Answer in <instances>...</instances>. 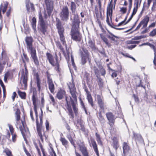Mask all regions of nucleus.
Returning a JSON list of instances; mask_svg holds the SVG:
<instances>
[{"mask_svg":"<svg viewBox=\"0 0 156 156\" xmlns=\"http://www.w3.org/2000/svg\"><path fill=\"white\" fill-rule=\"evenodd\" d=\"M27 44V48L29 52H30L31 57L34 64L37 66L39 65V61L36 55V51L33 47V39L31 37H27L25 39Z\"/></svg>","mask_w":156,"mask_h":156,"instance_id":"nucleus-1","label":"nucleus"},{"mask_svg":"<svg viewBox=\"0 0 156 156\" xmlns=\"http://www.w3.org/2000/svg\"><path fill=\"white\" fill-rule=\"evenodd\" d=\"M69 87L70 89V93L73 99V100L72 98L70 97V102L72 106L74 112V113L76 114L77 112L78 109L76 107V103L75 102H76L77 101V98L75 94L76 88L74 84L73 83L72 84H71L69 86Z\"/></svg>","mask_w":156,"mask_h":156,"instance_id":"nucleus-2","label":"nucleus"},{"mask_svg":"<svg viewBox=\"0 0 156 156\" xmlns=\"http://www.w3.org/2000/svg\"><path fill=\"white\" fill-rule=\"evenodd\" d=\"M56 26L58 30L61 41L62 44L66 47V42L65 40V37L63 35L64 29L62 25V23L59 19L58 18L56 20Z\"/></svg>","mask_w":156,"mask_h":156,"instance_id":"nucleus-3","label":"nucleus"},{"mask_svg":"<svg viewBox=\"0 0 156 156\" xmlns=\"http://www.w3.org/2000/svg\"><path fill=\"white\" fill-rule=\"evenodd\" d=\"M46 56L47 58L49 61L50 63L52 66H55L56 70L58 72L59 71V64L58 62V61L57 58V56L55 53V60H54V59L52 55L49 53H46Z\"/></svg>","mask_w":156,"mask_h":156,"instance_id":"nucleus-4","label":"nucleus"},{"mask_svg":"<svg viewBox=\"0 0 156 156\" xmlns=\"http://www.w3.org/2000/svg\"><path fill=\"white\" fill-rule=\"evenodd\" d=\"M72 26L71 35L72 38L76 41L80 42L82 38L81 34L79 31V28Z\"/></svg>","mask_w":156,"mask_h":156,"instance_id":"nucleus-5","label":"nucleus"},{"mask_svg":"<svg viewBox=\"0 0 156 156\" xmlns=\"http://www.w3.org/2000/svg\"><path fill=\"white\" fill-rule=\"evenodd\" d=\"M69 11L67 6H65L62 9L59 14L61 19L65 21H67L69 19Z\"/></svg>","mask_w":156,"mask_h":156,"instance_id":"nucleus-6","label":"nucleus"},{"mask_svg":"<svg viewBox=\"0 0 156 156\" xmlns=\"http://www.w3.org/2000/svg\"><path fill=\"white\" fill-rule=\"evenodd\" d=\"M28 72L25 65H24V69L21 71V82H22L25 87L27 86V83L28 80Z\"/></svg>","mask_w":156,"mask_h":156,"instance_id":"nucleus-7","label":"nucleus"},{"mask_svg":"<svg viewBox=\"0 0 156 156\" xmlns=\"http://www.w3.org/2000/svg\"><path fill=\"white\" fill-rule=\"evenodd\" d=\"M44 2L46 5V9L48 16H51L53 10V2L52 0H44Z\"/></svg>","mask_w":156,"mask_h":156,"instance_id":"nucleus-8","label":"nucleus"},{"mask_svg":"<svg viewBox=\"0 0 156 156\" xmlns=\"http://www.w3.org/2000/svg\"><path fill=\"white\" fill-rule=\"evenodd\" d=\"M77 145L79 146V149L81 152L83 156H89V153L87 147L83 144V142H80V143H78Z\"/></svg>","mask_w":156,"mask_h":156,"instance_id":"nucleus-9","label":"nucleus"},{"mask_svg":"<svg viewBox=\"0 0 156 156\" xmlns=\"http://www.w3.org/2000/svg\"><path fill=\"white\" fill-rule=\"evenodd\" d=\"M39 23L41 27V31L44 34L46 31L47 27L46 26L45 22L44 20L43 17L41 12L39 14Z\"/></svg>","mask_w":156,"mask_h":156,"instance_id":"nucleus-10","label":"nucleus"},{"mask_svg":"<svg viewBox=\"0 0 156 156\" xmlns=\"http://www.w3.org/2000/svg\"><path fill=\"white\" fill-rule=\"evenodd\" d=\"M50 76L48 74L47 75L48 81L47 83L48 86V88L50 91L51 93L54 92L55 88L53 82L51 78L50 77Z\"/></svg>","mask_w":156,"mask_h":156,"instance_id":"nucleus-11","label":"nucleus"},{"mask_svg":"<svg viewBox=\"0 0 156 156\" xmlns=\"http://www.w3.org/2000/svg\"><path fill=\"white\" fill-rule=\"evenodd\" d=\"M37 129L38 135L41 141L43 142L44 138H46L44 129L42 127L40 128L39 126L37 128Z\"/></svg>","mask_w":156,"mask_h":156,"instance_id":"nucleus-12","label":"nucleus"},{"mask_svg":"<svg viewBox=\"0 0 156 156\" xmlns=\"http://www.w3.org/2000/svg\"><path fill=\"white\" fill-rule=\"evenodd\" d=\"M41 115H40L39 118L40 119V122L39 123H38V115L37 112L36 113H35V115H36V123L37 124V128L39 126L40 128L42 127V125L43 123L42 121V115H43V111L41 108Z\"/></svg>","mask_w":156,"mask_h":156,"instance_id":"nucleus-13","label":"nucleus"},{"mask_svg":"<svg viewBox=\"0 0 156 156\" xmlns=\"http://www.w3.org/2000/svg\"><path fill=\"white\" fill-rule=\"evenodd\" d=\"M106 115L109 122V124L111 126L112 124H113L115 119V116L111 112L107 113Z\"/></svg>","mask_w":156,"mask_h":156,"instance_id":"nucleus-14","label":"nucleus"},{"mask_svg":"<svg viewBox=\"0 0 156 156\" xmlns=\"http://www.w3.org/2000/svg\"><path fill=\"white\" fill-rule=\"evenodd\" d=\"M64 56L65 57V58L67 61H68L69 59V56L70 55L71 57V62L72 63V65L74 68L75 69H76V66L75 65V64L74 63V62L73 59V56H72L71 54H70L69 53V52L68 51H67V54L64 53Z\"/></svg>","mask_w":156,"mask_h":156,"instance_id":"nucleus-15","label":"nucleus"},{"mask_svg":"<svg viewBox=\"0 0 156 156\" xmlns=\"http://www.w3.org/2000/svg\"><path fill=\"white\" fill-rule=\"evenodd\" d=\"M80 22L77 15H75L73 18V22L72 26L75 27L79 28Z\"/></svg>","mask_w":156,"mask_h":156,"instance_id":"nucleus-16","label":"nucleus"},{"mask_svg":"<svg viewBox=\"0 0 156 156\" xmlns=\"http://www.w3.org/2000/svg\"><path fill=\"white\" fill-rule=\"evenodd\" d=\"M134 7L133 8V12L136 13L140 5L142 0H134Z\"/></svg>","mask_w":156,"mask_h":156,"instance_id":"nucleus-17","label":"nucleus"},{"mask_svg":"<svg viewBox=\"0 0 156 156\" xmlns=\"http://www.w3.org/2000/svg\"><path fill=\"white\" fill-rule=\"evenodd\" d=\"M112 0H111L110 3L108 5L107 8V15H109V16H111L112 13L113 5L112 3Z\"/></svg>","mask_w":156,"mask_h":156,"instance_id":"nucleus-18","label":"nucleus"},{"mask_svg":"<svg viewBox=\"0 0 156 156\" xmlns=\"http://www.w3.org/2000/svg\"><path fill=\"white\" fill-rule=\"evenodd\" d=\"M90 140L91 141V144L92 145L94 149V151L96 153L97 155L98 156L99 155V153L97 148V146L96 142H95L94 140L91 138L90 139Z\"/></svg>","mask_w":156,"mask_h":156,"instance_id":"nucleus-19","label":"nucleus"},{"mask_svg":"<svg viewBox=\"0 0 156 156\" xmlns=\"http://www.w3.org/2000/svg\"><path fill=\"white\" fill-rule=\"evenodd\" d=\"M123 153L124 154L129 151L130 150L129 145L127 143L124 142L122 144Z\"/></svg>","mask_w":156,"mask_h":156,"instance_id":"nucleus-20","label":"nucleus"},{"mask_svg":"<svg viewBox=\"0 0 156 156\" xmlns=\"http://www.w3.org/2000/svg\"><path fill=\"white\" fill-rule=\"evenodd\" d=\"M65 91L61 90L57 93L56 97L59 100L62 99L64 97V96H65V97H66L65 96Z\"/></svg>","mask_w":156,"mask_h":156,"instance_id":"nucleus-21","label":"nucleus"},{"mask_svg":"<svg viewBox=\"0 0 156 156\" xmlns=\"http://www.w3.org/2000/svg\"><path fill=\"white\" fill-rule=\"evenodd\" d=\"M97 98L98 101V103L101 109H104V103L100 95H98Z\"/></svg>","mask_w":156,"mask_h":156,"instance_id":"nucleus-22","label":"nucleus"},{"mask_svg":"<svg viewBox=\"0 0 156 156\" xmlns=\"http://www.w3.org/2000/svg\"><path fill=\"white\" fill-rule=\"evenodd\" d=\"M149 20V17L147 16L140 22L141 24L143 25V28L146 27Z\"/></svg>","mask_w":156,"mask_h":156,"instance_id":"nucleus-23","label":"nucleus"},{"mask_svg":"<svg viewBox=\"0 0 156 156\" xmlns=\"http://www.w3.org/2000/svg\"><path fill=\"white\" fill-rule=\"evenodd\" d=\"M113 141L112 145L113 147L116 150L119 147L118 141L117 138L114 137L112 138Z\"/></svg>","mask_w":156,"mask_h":156,"instance_id":"nucleus-24","label":"nucleus"},{"mask_svg":"<svg viewBox=\"0 0 156 156\" xmlns=\"http://www.w3.org/2000/svg\"><path fill=\"white\" fill-rule=\"evenodd\" d=\"M26 7L27 11L29 12L30 7L33 10L34 9L33 4L30 2L29 0H26Z\"/></svg>","mask_w":156,"mask_h":156,"instance_id":"nucleus-25","label":"nucleus"},{"mask_svg":"<svg viewBox=\"0 0 156 156\" xmlns=\"http://www.w3.org/2000/svg\"><path fill=\"white\" fill-rule=\"evenodd\" d=\"M32 101H33V105L34 106V110L35 113H37V106L36 103V99L35 97V96L33 94L32 96Z\"/></svg>","mask_w":156,"mask_h":156,"instance_id":"nucleus-26","label":"nucleus"},{"mask_svg":"<svg viewBox=\"0 0 156 156\" xmlns=\"http://www.w3.org/2000/svg\"><path fill=\"white\" fill-rule=\"evenodd\" d=\"M66 101L67 104V108L69 112V115L72 117H73V111L71 108V106L69 105V104L68 101L67 100V98L66 97Z\"/></svg>","mask_w":156,"mask_h":156,"instance_id":"nucleus-27","label":"nucleus"},{"mask_svg":"<svg viewBox=\"0 0 156 156\" xmlns=\"http://www.w3.org/2000/svg\"><path fill=\"white\" fill-rule=\"evenodd\" d=\"M76 8V5L75 2H71L70 3V9L73 13H75Z\"/></svg>","mask_w":156,"mask_h":156,"instance_id":"nucleus-28","label":"nucleus"},{"mask_svg":"<svg viewBox=\"0 0 156 156\" xmlns=\"http://www.w3.org/2000/svg\"><path fill=\"white\" fill-rule=\"evenodd\" d=\"M8 6V5L5 4L4 5V7L2 5H1L0 7V19H1L2 18L1 15V11L2 9V12L4 13L6 11Z\"/></svg>","mask_w":156,"mask_h":156,"instance_id":"nucleus-29","label":"nucleus"},{"mask_svg":"<svg viewBox=\"0 0 156 156\" xmlns=\"http://www.w3.org/2000/svg\"><path fill=\"white\" fill-rule=\"evenodd\" d=\"M87 99L88 101V103L91 105L92 107H93L94 106V104L93 101V99L91 94L89 93H87Z\"/></svg>","mask_w":156,"mask_h":156,"instance_id":"nucleus-30","label":"nucleus"},{"mask_svg":"<svg viewBox=\"0 0 156 156\" xmlns=\"http://www.w3.org/2000/svg\"><path fill=\"white\" fill-rule=\"evenodd\" d=\"M72 135H71L70 134H68L67 135V137L68 139L69 140L70 142L74 146V147L76 148V146H75V143L73 141L72 137Z\"/></svg>","mask_w":156,"mask_h":156,"instance_id":"nucleus-31","label":"nucleus"},{"mask_svg":"<svg viewBox=\"0 0 156 156\" xmlns=\"http://www.w3.org/2000/svg\"><path fill=\"white\" fill-rule=\"evenodd\" d=\"M98 68L100 70V73H101L102 76H104L106 73V72L102 66L101 65H100L98 66Z\"/></svg>","mask_w":156,"mask_h":156,"instance_id":"nucleus-32","label":"nucleus"},{"mask_svg":"<svg viewBox=\"0 0 156 156\" xmlns=\"http://www.w3.org/2000/svg\"><path fill=\"white\" fill-rule=\"evenodd\" d=\"M110 34V35H108V37L111 39L112 41H115L116 40L115 39V38H118V37L117 36H115L112 34V33L110 32H108Z\"/></svg>","mask_w":156,"mask_h":156,"instance_id":"nucleus-33","label":"nucleus"},{"mask_svg":"<svg viewBox=\"0 0 156 156\" xmlns=\"http://www.w3.org/2000/svg\"><path fill=\"white\" fill-rule=\"evenodd\" d=\"M101 38L108 47H110V44H109L108 40L106 37L104 36H101Z\"/></svg>","mask_w":156,"mask_h":156,"instance_id":"nucleus-34","label":"nucleus"},{"mask_svg":"<svg viewBox=\"0 0 156 156\" xmlns=\"http://www.w3.org/2000/svg\"><path fill=\"white\" fill-rule=\"evenodd\" d=\"M60 140L61 141L62 144L66 147V146L68 143V141L64 138L62 137L60 138Z\"/></svg>","mask_w":156,"mask_h":156,"instance_id":"nucleus-35","label":"nucleus"},{"mask_svg":"<svg viewBox=\"0 0 156 156\" xmlns=\"http://www.w3.org/2000/svg\"><path fill=\"white\" fill-rule=\"evenodd\" d=\"M88 58V56L83 55H82V58H81V62L83 65L85 64L86 62V60Z\"/></svg>","mask_w":156,"mask_h":156,"instance_id":"nucleus-36","label":"nucleus"},{"mask_svg":"<svg viewBox=\"0 0 156 156\" xmlns=\"http://www.w3.org/2000/svg\"><path fill=\"white\" fill-rule=\"evenodd\" d=\"M94 71L96 76L97 77H98L100 74V70L98 69L96 67L94 66Z\"/></svg>","mask_w":156,"mask_h":156,"instance_id":"nucleus-37","label":"nucleus"},{"mask_svg":"<svg viewBox=\"0 0 156 156\" xmlns=\"http://www.w3.org/2000/svg\"><path fill=\"white\" fill-rule=\"evenodd\" d=\"M88 44L90 47L93 49L95 48L94 43L91 39H90L89 40Z\"/></svg>","mask_w":156,"mask_h":156,"instance_id":"nucleus-38","label":"nucleus"},{"mask_svg":"<svg viewBox=\"0 0 156 156\" xmlns=\"http://www.w3.org/2000/svg\"><path fill=\"white\" fill-rule=\"evenodd\" d=\"M36 20L35 17H33L32 20L31 24L32 27L33 29H34L36 27Z\"/></svg>","mask_w":156,"mask_h":156,"instance_id":"nucleus-39","label":"nucleus"},{"mask_svg":"<svg viewBox=\"0 0 156 156\" xmlns=\"http://www.w3.org/2000/svg\"><path fill=\"white\" fill-rule=\"evenodd\" d=\"M18 94L22 98L25 99V98L26 95L25 93L19 91Z\"/></svg>","mask_w":156,"mask_h":156,"instance_id":"nucleus-40","label":"nucleus"},{"mask_svg":"<svg viewBox=\"0 0 156 156\" xmlns=\"http://www.w3.org/2000/svg\"><path fill=\"white\" fill-rule=\"evenodd\" d=\"M95 135L96 137V140L98 144H101V140L100 135L97 133H95Z\"/></svg>","mask_w":156,"mask_h":156,"instance_id":"nucleus-41","label":"nucleus"},{"mask_svg":"<svg viewBox=\"0 0 156 156\" xmlns=\"http://www.w3.org/2000/svg\"><path fill=\"white\" fill-rule=\"evenodd\" d=\"M22 58L23 59V62H25L26 61L28 62L29 58L26 54L24 53H23V56H22Z\"/></svg>","mask_w":156,"mask_h":156,"instance_id":"nucleus-42","label":"nucleus"},{"mask_svg":"<svg viewBox=\"0 0 156 156\" xmlns=\"http://www.w3.org/2000/svg\"><path fill=\"white\" fill-rule=\"evenodd\" d=\"M36 80L37 86V87H38V90L39 91H40L41 90L40 81L38 77H37Z\"/></svg>","mask_w":156,"mask_h":156,"instance_id":"nucleus-43","label":"nucleus"},{"mask_svg":"<svg viewBox=\"0 0 156 156\" xmlns=\"http://www.w3.org/2000/svg\"><path fill=\"white\" fill-rule=\"evenodd\" d=\"M20 112L18 111H17L16 112V119L17 121L19 120L20 119Z\"/></svg>","mask_w":156,"mask_h":156,"instance_id":"nucleus-44","label":"nucleus"},{"mask_svg":"<svg viewBox=\"0 0 156 156\" xmlns=\"http://www.w3.org/2000/svg\"><path fill=\"white\" fill-rule=\"evenodd\" d=\"M156 35V29H154L149 34V36L151 37H154Z\"/></svg>","mask_w":156,"mask_h":156,"instance_id":"nucleus-45","label":"nucleus"},{"mask_svg":"<svg viewBox=\"0 0 156 156\" xmlns=\"http://www.w3.org/2000/svg\"><path fill=\"white\" fill-rule=\"evenodd\" d=\"M82 50L83 51V52H82V55H83L86 56H88V51L87 50L84 49V48H82Z\"/></svg>","mask_w":156,"mask_h":156,"instance_id":"nucleus-46","label":"nucleus"},{"mask_svg":"<svg viewBox=\"0 0 156 156\" xmlns=\"http://www.w3.org/2000/svg\"><path fill=\"white\" fill-rule=\"evenodd\" d=\"M8 125L9 127V129L11 134H12L14 133V129L12 126L9 124H8Z\"/></svg>","mask_w":156,"mask_h":156,"instance_id":"nucleus-47","label":"nucleus"},{"mask_svg":"<svg viewBox=\"0 0 156 156\" xmlns=\"http://www.w3.org/2000/svg\"><path fill=\"white\" fill-rule=\"evenodd\" d=\"M148 46H149L151 48H152L154 50V54L156 53V48L155 47V46L150 43H149L148 44Z\"/></svg>","mask_w":156,"mask_h":156,"instance_id":"nucleus-48","label":"nucleus"},{"mask_svg":"<svg viewBox=\"0 0 156 156\" xmlns=\"http://www.w3.org/2000/svg\"><path fill=\"white\" fill-rule=\"evenodd\" d=\"M12 136V140L13 142H15L16 140V135L15 133L11 134Z\"/></svg>","mask_w":156,"mask_h":156,"instance_id":"nucleus-49","label":"nucleus"},{"mask_svg":"<svg viewBox=\"0 0 156 156\" xmlns=\"http://www.w3.org/2000/svg\"><path fill=\"white\" fill-rule=\"evenodd\" d=\"M16 127L18 128V127L20 129V131L22 133V134H23V127H22L21 125H20L19 124L18 122H16Z\"/></svg>","mask_w":156,"mask_h":156,"instance_id":"nucleus-50","label":"nucleus"},{"mask_svg":"<svg viewBox=\"0 0 156 156\" xmlns=\"http://www.w3.org/2000/svg\"><path fill=\"white\" fill-rule=\"evenodd\" d=\"M80 104L82 107L83 108L86 114H87V111L83 101L80 99Z\"/></svg>","mask_w":156,"mask_h":156,"instance_id":"nucleus-51","label":"nucleus"},{"mask_svg":"<svg viewBox=\"0 0 156 156\" xmlns=\"http://www.w3.org/2000/svg\"><path fill=\"white\" fill-rule=\"evenodd\" d=\"M127 10V8L126 7H122L121 8L120 12L124 14L126 13Z\"/></svg>","mask_w":156,"mask_h":156,"instance_id":"nucleus-52","label":"nucleus"},{"mask_svg":"<svg viewBox=\"0 0 156 156\" xmlns=\"http://www.w3.org/2000/svg\"><path fill=\"white\" fill-rule=\"evenodd\" d=\"M98 116L100 121L102 122H103L104 121V119L103 117L102 116L101 113V112L99 113Z\"/></svg>","mask_w":156,"mask_h":156,"instance_id":"nucleus-53","label":"nucleus"},{"mask_svg":"<svg viewBox=\"0 0 156 156\" xmlns=\"http://www.w3.org/2000/svg\"><path fill=\"white\" fill-rule=\"evenodd\" d=\"M57 46L62 50H63V48L62 47L61 44L59 41H57L56 42Z\"/></svg>","mask_w":156,"mask_h":156,"instance_id":"nucleus-54","label":"nucleus"},{"mask_svg":"<svg viewBox=\"0 0 156 156\" xmlns=\"http://www.w3.org/2000/svg\"><path fill=\"white\" fill-rule=\"evenodd\" d=\"M136 13H135V12H133L132 13V15H131L130 17L128 19V20L127 21V22L125 23V24H126L127 23H128L129 21H130L132 19L133 16L134 15L136 14Z\"/></svg>","mask_w":156,"mask_h":156,"instance_id":"nucleus-55","label":"nucleus"},{"mask_svg":"<svg viewBox=\"0 0 156 156\" xmlns=\"http://www.w3.org/2000/svg\"><path fill=\"white\" fill-rule=\"evenodd\" d=\"M49 156H56V154L53 149L50 152V155Z\"/></svg>","mask_w":156,"mask_h":156,"instance_id":"nucleus-56","label":"nucleus"},{"mask_svg":"<svg viewBox=\"0 0 156 156\" xmlns=\"http://www.w3.org/2000/svg\"><path fill=\"white\" fill-rule=\"evenodd\" d=\"M5 152L7 156H13L11 152L9 150H6Z\"/></svg>","mask_w":156,"mask_h":156,"instance_id":"nucleus-57","label":"nucleus"},{"mask_svg":"<svg viewBox=\"0 0 156 156\" xmlns=\"http://www.w3.org/2000/svg\"><path fill=\"white\" fill-rule=\"evenodd\" d=\"M30 116L31 119H32V120L33 121H34V118L33 117V111L32 110V109L31 108L30 109Z\"/></svg>","mask_w":156,"mask_h":156,"instance_id":"nucleus-58","label":"nucleus"},{"mask_svg":"<svg viewBox=\"0 0 156 156\" xmlns=\"http://www.w3.org/2000/svg\"><path fill=\"white\" fill-rule=\"evenodd\" d=\"M136 46V45H128L127 46V48L129 49H132L133 48H134Z\"/></svg>","mask_w":156,"mask_h":156,"instance_id":"nucleus-59","label":"nucleus"},{"mask_svg":"<svg viewBox=\"0 0 156 156\" xmlns=\"http://www.w3.org/2000/svg\"><path fill=\"white\" fill-rule=\"evenodd\" d=\"M49 97H50V99H51V101L53 102V105H54L55 103V100L54 97L51 94L49 95Z\"/></svg>","mask_w":156,"mask_h":156,"instance_id":"nucleus-60","label":"nucleus"},{"mask_svg":"<svg viewBox=\"0 0 156 156\" xmlns=\"http://www.w3.org/2000/svg\"><path fill=\"white\" fill-rule=\"evenodd\" d=\"M97 1L99 5V8L101 10V0H97Z\"/></svg>","mask_w":156,"mask_h":156,"instance_id":"nucleus-61","label":"nucleus"},{"mask_svg":"<svg viewBox=\"0 0 156 156\" xmlns=\"http://www.w3.org/2000/svg\"><path fill=\"white\" fill-rule=\"evenodd\" d=\"M154 59L153 60V63L154 65L156 66V53L154 54Z\"/></svg>","mask_w":156,"mask_h":156,"instance_id":"nucleus-62","label":"nucleus"},{"mask_svg":"<svg viewBox=\"0 0 156 156\" xmlns=\"http://www.w3.org/2000/svg\"><path fill=\"white\" fill-rule=\"evenodd\" d=\"M4 66H3L2 64L1 63H0V74L2 73Z\"/></svg>","mask_w":156,"mask_h":156,"instance_id":"nucleus-63","label":"nucleus"},{"mask_svg":"<svg viewBox=\"0 0 156 156\" xmlns=\"http://www.w3.org/2000/svg\"><path fill=\"white\" fill-rule=\"evenodd\" d=\"M45 126H46V129L47 130H48L49 128V123L47 120L46 121V122L45 123Z\"/></svg>","mask_w":156,"mask_h":156,"instance_id":"nucleus-64","label":"nucleus"}]
</instances>
